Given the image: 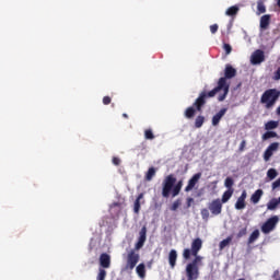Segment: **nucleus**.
I'll return each mask as SVG.
<instances>
[{
  "label": "nucleus",
  "instance_id": "7ed1b4c3",
  "mask_svg": "<svg viewBox=\"0 0 280 280\" xmlns=\"http://www.w3.org/2000/svg\"><path fill=\"white\" fill-rule=\"evenodd\" d=\"M280 97V91L277 89H268L266 90L261 97H260V104L265 105V108L270 109L275 108V104L279 102Z\"/></svg>",
  "mask_w": 280,
  "mask_h": 280
},
{
  "label": "nucleus",
  "instance_id": "5701e85b",
  "mask_svg": "<svg viewBox=\"0 0 280 280\" xmlns=\"http://www.w3.org/2000/svg\"><path fill=\"white\" fill-rule=\"evenodd\" d=\"M259 240V230H254L247 240V244H255Z\"/></svg>",
  "mask_w": 280,
  "mask_h": 280
},
{
  "label": "nucleus",
  "instance_id": "3c124183",
  "mask_svg": "<svg viewBox=\"0 0 280 280\" xmlns=\"http://www.w3.org/2000/svg\"><path fill=\"white\" fill-rule=\"evenodd\" d=\"M276 201L278 202V205H280V197L278 199H276Z\"/></svg>",
  "mask_w": 280,
  "mask_h": 280
},
{
  "label": "nucleus",
  "instance_id": "412c9836",
  "mask_svg": "<svg viewBox=\"0 0 280 280\" xmlns=\"http://www.w3.org/2000/svg\"><path fill=\"white\" fill-rule=\"evenodd\" d=\"M261 139H262V141H268V139H279V135L277 133V131L267 130L262 135Z\"/></svg>",
  "mask_w": 280,
  "mask_h": 280
},
{
  "label": "nucleus",
  "instance_id": "6ab92c4d",
  "mask_svg": "<svg viewBox=\"0 0 280 280\" xmlns=\"http://www.w3.org/2000/svg\"><path fill=\"white\" fill-rule=\"evenodd\" d=\"M270 27V14L260 18V30H268Z\"/></svg>",
  "mask_w": 280,
  "mask_h": 280
},
{
  "label": "nucleus",
  "instance_id": "ddd939ff",
  "mask_svg": "<svg viewBox=\"0 0 280 280\" xmlns=\"http://www.w3.org/2000/svg\"><path fill=\"white\" fill-rule=\"evenodd\" d=\"M246 197H247L246 190H243V192L237 198L234 206L237 211H242L243 209H246Z\"/></svg>",
  "mask_w": 280,
  "mask_h": 280
},
{
  "label": "nucleus",
  "instance_id": "6e6552de",
  "mask_svg": "<svg viewBox=\"0 0 280 280\" xmlns=\"http://www.w3.org/2000/svg\"><path fill=\"white\" fill-rule=\"evenodd\" d=\"M209 211L212 215H220L222 213V201L221 199H214L208 205Z\"/></svg>",
  "mask_w": 280,
  "mask_h": 280
},
{
  "label": "nucleus",
  "instance_id": "c756f323",
  "mask_svg": "<svg viewBox=\"0 0 280 280\" xmlns=\"http://www.w3.org/2000/svg\"><path fill=\"white\" fill-rule=\"evenodd\" d=\"M156 176V168L150 167L145 174V180H152Z\"/></svg>",
  "mask_w": 280,
  "mask_h": 280
},
{
  "label": "nucleus",
  "instance_id": "473e14b6",
  "mask_svg": "<svg viewBox=\"0 0 280 280\" xmlns=\"http://www.w3.org/2000/svg\"><path fill=\"white\" fill-rule=\"evenodd\" d=\"M194 260L191 262H189L191 266H198L200 268V264H202V257L198 256V254L196 256H194Z\"/></svg>",
  "mask_w": 280,
  "mask_h": 280
},
{
  "label": "nucleus",
  "instance_id": "79ce46f5",
  "mask_svg": "<svg viewBox=\"0 0 280 280\" xmlns=\"http://www.w3.org/2000/svg\"><path fill=\"white\" fill-rule=\"evenodd\" d=\"M112 163L113 165L119 166L121 165V160L119 158L114 156Z\"/></svg>",
  "mask_w": 280,
  "mask_h": 280
},
{
  "label": "nucleus",
  "instance_id": "aec40b11",
  "mask_svg": "<svg viewBox=\"0 0 280 280\" xmlns=\"http://www.w3.org/2000/svg\"><path fill=\"white\" fill-rule=\"evenodd\" d=\"M141 200H143V192H141L137 197V199H136V201L133 203V212L137 213V214H139V211H141Z\"/></svg>",
  "mask_w": 280,
  "mask_h": 280
},
{
  "label": "nucleus",
  "instance_id": "a878e982",
  "mask_svg": "<svg viewBox=\"0 0 280 280\" xmlns=\"http://www.w3.org/2000/svg\"><path fill=\"white\" fill-rule=\"evenodd\" d=\"M238 12H240V7L233 5L225 11V14L226 16H235Z\"/></svg>",
  "mask_w": 280,
  "mask_h": 280
},
{
  "label": "nucleus",
  "instance_id": "0eeeda50",
  "mask_svg": "<svg viewBox=\"0 0 280 280\" xmlns=\"http://www.w3.org/2000/svg\"><path fill=\"white\" fill-rule=\"evenodd\" d=\"M186 277L187 280H198L200 277V267L188 262L186 266Z\"/></svg>",
  "mask_w": 280,
  "mask_h": 280
},
{
  "label": "nucleus",
  "instance_id": "c85d7f7f",
  "mask_svg": "<svg viewBox=\"0 0 280 280\" xmlns=\"http://www.w3.org/2000/svg\"><path fill=\"white\" fill-rule=\"evenodd\" d=\"M203 125H205V116L202 115L197 116L195 119V128H202Z\"/></svg>",
  "mask_w": 280,
  "mask_h": 280
},
{
  "label": "nucleus",
  "instance_id": "a19ab883",
  "mask_svg": "<svg viewBox=\"0 0 280 280\" xmlns=\"http://www.w3.org/2000/svg\"><path fill=\"white\" fill-rule=\"evenodd\" d=\"M245 150H246V140H242V142L238 147V151L244 152Z\"/></svg>",
  "mask_w": 280,
  "mask_h": 280
},
{
  "label": "nucleus",
  "instance_id": "a18cd8bd",
  "mask_svg": "<svg viewBox=\"0 0 280 280\" xmlns=\"http://www.w3.org/2000/svg\"><path fill=\"white\" fill-rule=\"evenodd\" d=\"M279 187H280V177L272 183V189H279Z\"/></svg>",
  "mask_w": 280,
  "mask_h": 280
},
{
  "label": "nucleus",
  "instance_id": "f03ea898",
  "mask_svg": "<svg viewBox=\"0 0 280 280\" xmlns=\"http://www.w3.org/2000/svg\"><path fill=\"white\" fill-rule=\"evenodd\" d=\"M183 189V179L176 183V176L174 174L167 175L162 182V197L170 198L172 194L173 198H176Z\"/></svg>",
  "mask_w": 280,
  "mask_h": 280
},
{
  "label": "nucleus",
  "instance_id": "4468645a",
  "mask_svg": "<svg viewBox=\"0 0 280 280\" xmlns=\"http://www.w3.org/2000/svg\"><path fill=\"white\" fill-rule=\"evenodd\" d=\"M226 110H229V108L223 107L212 117V126L220 125L222 117H224V115H226Z\"/></svg>",
  "mask_w": 280,
  "mask_h": 280
},
{
  "label": "nucleus",
  "instance_id": "393cba45",
  "mask_svg": "<svg viewBox=\"0 0 280 280\" xmlns=\"http://www.w3.org/2000/svg\"><path fill=\"white\" fill-rule=\"evenodd\" d=\"M136 272L140 279H145V265L139 264L136 268Z\"/></svg>",
  "mask_w": 280,
  "mask_h": 280
},
{
  "label": "nucleus",
  "instance_id": "603ef678",
  "mask_svg": "<svg viewBox=\"0 0 280 280\" xmlns=\"http://www.w3.org/2000/svg\"><path fill=\"white\" fill-rule=\"evenodd\" d=\"M278 7L280 8V0H277Z\"/></svg>",
  "mask_w": 280,
  "mask_h": 280
},
{
  "label": "nucleus",
  "instance_id": "c9c22d12",
  "mask_svg": "<svg viewBox=\"0 0 280 280\" xmlns=\"http://www.w3.org/2000/svg\"><path fill=\"white\" fill-rule=\"evenodd\" d=\"M144 139L149 141H152V139H154V132H152V129L144 130Z\"/></svg>",
  "mask_w": 280,
  "mask_h": 280
},
{
  "label": "nucleus",
  "instance_id": "37998d69",
  "mask_svg": "<svg viewBox=\"0 0 280 280\" xmlns=\"http://www.w3.org/2000/svg\"><path fill=\"white\" fill-rule=\"evenodd\" d=\"M110 102H113V100L110 98V96H104L103 97V104L105 106H108V104H110Z\"/></svg>",
  "mask_w": 280,
  "mask_h": 280
},
{
  "label": "nucleus",
  "instance_id": "9d476101",
  "mask_svg": "<svg viewBox=\"0 0 280 280\" xmlns=\"http://www.w3.org/2000/svg\"><path fill=\"white\" fill-rule=\"evenodd\" d=\"M279 142H272L264 152V161H270L272 159V154L279 150Z\"/></svg>",
  "mask_w": 280,
  "mask_h": 280
},
{
  "label": "nucleus",
  "instance_id": "7c9ffc66",
  "mask_svg": "<svg viewBox=\"0 0 280 280\" xmlns=\"http://www.w3.org/2000/svg\"><path fill=\"white\" fill-rule=\"evenodd\" d=\"M277 207H279V203L277 202V198L271 199L268 203H267V209L269 211H275V209H277Z\"/></svg>",
  "mask_w": 280,
  "mask_h": 280
},
{
  "label": "nucleus",
  "instance_id": "c03bdc74",
  "mask_svg": "<svg viewBox=\"0 0 280 280\" xmlns=\"http://www.w3.org/2000/svg\"><path fill=\"white\" fill-rule=\"evenodd\" d=\"M218 28H219L218 24H212V25H210V32H211V34H215V33L218 32Z\"/></svg>",
  "mask_w": 280,
  "mask_h": 280
},
{
  "label": "nucleus",
  "instance_id": "4c0bfd02",
  "mask_svg": "<svg viewBox=\"0 0 280 280\" xmlns=\"http://www.w3.org/2000/svg\"><path fill=\"white\" fill-rule=\"evenodd\" d=\"M257 10H258L259 14L266 13V5L264 4V2L257 3Z\"/></svg>",
  "mask_w": 280,
  "mask_h": 280
},
{
  "label": "nucleus",
  "instance_id": "dca6fc26",
  "mask_svg": "<svg viewBox=\"0 0 280 280\" xmlns=\"http://www.w3.org/2000/svg\"><path fill=\"white\" fill-rule=\"evenodd\" d=\"M196 102L192 104V106L186 108L184 115L186 117V119H194V117H196V110L198 113H202V110H198V107L195 106Z\"/></svg>",
  "mask_w": 280,
  "mask_h": 280
},
{
  "label": "nucleus",
  "instance_id": "a211bd4d",
  "mask_svg": "<svg viewBox=\"0 0 280 280\" xmlns=\"http://www.w3.org/2000/svg\"><path fill=\"white\" fill-rule=\"evenodd\" d=\"M261 196H264V190L262 189H257L250 197V202L253 205H257L261 200Z\"/></svg>",
  "mask_w": 280,
  "mask_h": 280
},
{
  "label": "nucleus",
  "instance_id": "8fccbe9b",
  "mask_svg": "<svg viewBox=\"0 0 280 280\" xmlns=\"http://www.w3.org/2000/svg\"><path fill=\"white\" fill-rule=\"evenodd\" d=\"M122 117H124L125 119H128V114H122Z\"/></svg>",
  "mask_w": 280,
  "mask_h": 280
},
{
  "label": "nucleus",
  "instance_id": "2eb2a0df",
  "mask_svg": "<svg viewBox=\"0 0 280 280\" xmlns=\"http://www.w3.org/2000/svg\"><path fill=\"white\" fill-rule=\"evenodd\" d=\"M177 259H178V252H176V249H171L168 253V264H170L172 270H174L176 268Z\"/></svg>",
  "mask_w": 280,
  "mask_h": 280
},
{
  "label": "nucleus",
  "instance_id": "cd10ccee",
  "mask_svg": "<svg viewBox=\"0 0 280 280\" xmlns=\"http://www.w3.org/2000/svg\"><path fill=\"white\" fill-rule=\"evenodd\" d=\"M231 242H233V236H228L225 240L221 241L219 244L220 250H224V248H226Z\"/></svg>",
  "mask_w": 280,
  "mask_h": 280
},
{
  "label": "nucleus",
  "instance_id": "2f4dec72",
  "mask_svg": "<svg viewBox=\"0 0 280 280\" xmlns=\"http://www.w3.org/2000/svg\"><path fill=\"white\" fill-rule=\"evenodd\" d=\"M279 173H277V170L269 168L267 172V176L270 180H275L276 176H278Z\"/></svg>",
  "mask_w": 280,
  "mask_h": 280
},
{
  "label": "nucleus",
  "instance_id": "f704fd0d",
  "mask_svg": "<svg viewBox=\"0 0 280 280\" xmlns=\"http://www.w3.org/2000/svg\"><path fill=\"white\" fill-rule=\"evenodd\" d=\"M106 270L104 268H100L96 280H106Z\"/></svg>",
  "mask_w": 280,
  "mask_h": 280
},
{
  "label": "nucleus",
  "instance_id": "bb28decb",
  "mask_svg": "<svg viewBox=\"0 0 280 280\" xmlns=\"http://www.w3.org/2000/svg\"><path fill=\"white\" fill-rule=\"evenodd\" d=\"M279 128V122L275 120H269L265 124V130H275Z\"/></svg>",
  "mask_w": 280,
  "mask_h": 280
},
{
  "label": "nucleus",
  "instance_id": "49530a36",
  "mask_svg": "<svg viewBox=\"0 0 280 280\" xmlns=\"http://www.w3.org/2000/svg\"><path fill=\"white\" fill-rule=\"evenodd\" d=\"M273 80H280V67L277 69V71L275 72V77Z\"/></svg>",
  "mask_w": 280,
  "mask_h": 280
},
{
  "label": "nucleus",
  "instance_id": "e433bc0d",
  "mask_svg": "<svg viewBox=\"0 0 280 280\" xmlns=\"http://www.w3.org/2000/svg\"><path fill=\"white\" fill-rule=\"evenodd\" d=\"M180 205H183V201L180 199L175 200L171 206V211H177Z\"/></svg>",
  "mask_w": 280,
  "mask_h": 280
},
{
  "label": "nucleus",
  "instance_id": "f3484780",
  "mask_svg": "<svg viewBox=\"0 0 280 280\" xmlns=\"http://www.w3.org/2000/svg\"><path fill=\"white\" fill-rule=\"evenodd\" d=\"M101 268H110V255L103 253L100 256Z\"/></svg>",
  "mask_w": 280,
  "mask_h": 280
},
{
  "label": "nucleus",
  "instance_id": "20e7f679",
  "mask_svg": "<svg viewBox=\"0 0 280 280\" xmlns=\"http://www.w3.org/2000/svg\"><path fill=\"white\" fill-rule=\"evenodd\" d=\"M202 248V240L201 238H195L191 243V248H185L183 250V258L187 261L191 259L192 256H197L198 253H200Z\"/></svg>",
  "mask_w": 280,
  "mask_h": 280
},
{
  "label": "nucleus",
  "instance_id": "9b49d317",
  "mask_svg": "<svg viewBox=\"0 0 280 280\" xmlns=\"http://www.w3.org/2000/svg\"><path fill=\"white\" fill-rule=\"evenodd\" d=\"M264 60H266V55H264V50L261 49H257L256 51H254L250 57L252 65H261Z\"/></svg>",
  "mask_w": 280,
  "mask_h": 280
},
{
  "label": "nucleus",
  "instance_id": "423d86ee",
  "mask_svg": "<svg viewBox=\"0 0 280 280\" xmlns=\"http://www.w3.org/2000/svg\"><path fill=\"white\" fill-rule=\"evenodd\" d=\"M137 264H139V254H137L133 249L130 250L127 255V264L124 268L125 271H132L137 267Z\"/></svg>",
  "mask_w": 280,
  "mask_h": 280
},
{
  "label": "nucleus",
  "instance_id": "09e8293b",
  "mask_svg": "<svg viewBox=\"0 0 280 280\" xmlns=\"http://www.w3.org/2000/svg\"><path fill=\"white\" fill-rule=\"evenodd\" d=\"M276 113H277L278 117H280V106L277 108Z\"/></svg>",
  "mask_w": 280,
  "mask_h": 280
},
{
  "label": "nucleus",
  "instance_id": "4be33fe9",
  "mask_svg": "<svg viewBox=\"0 0 280 280\" xmlns=\"http://www.w3.org/2000/svg\"><path fill=\"white\" fill-rule=\"evenodd\" d=\"M248 234V225H240L238 233L236 234L237 240H242L245 235Z\"/></svg>",
  "mask_w": 280,
  "mask_h": 280
},
{
  "label": "nucleus",
  "instance_id": "1a4fd4ad",
  "mask_svg": "<svg viewBox=\"0 0 280 280\" xmlns=\"http://www.w3.org/2000/svg\"><path fill=\"white\" fill-rule=\"evenodd\" d=\"M148 228L144 225L139 232V238L138 242L136 243V250H141L143 248V244H145V240L148 238Z\"/></svg>",
  "mask_w": 280,
  "mask_h": 280
},
{
  "label": "nucleus",
  "instance_id": "58836bf2",
  "mask_svg": "<svg viewBox=\"0 0 280 280\" xmlns=\"http://www.w3.org/2000/svg\"><path fill=\"white\" fill-rule=\"evenodd\" d=\"M201 218L202 220H209V209L207 208L201 209Z\"/></svg>",
  "mask_w": 280,
  "mask_h": 280
},
{
  "label": "nucleus",
  "instance_id": "39448f33",
  "mask_svg": "<svg viewBox=\"0 0 280 280\" xmlns=\"http://www.w3.org/2000/svg\"><path fill=\"white\" fill-rule=\"evenodd\" d=\"M277 224H279V217L273 215L269 218L262 225H261V233L268 235V233H272L275 229H277Z\"/></svg>",
  "mask_w": 280,
  "mask_h": 280
},
{
  "label": "nucleus",
  "instance_id": "b1692460",
  "mask_svg": "<svg viewBox=\"0 0 280 280\" xmlns=\"http://www.w3.org/2000/svg\"><path fill=\"white\" fill-rule=\"evenodd\" d=\"M233 191L234 189H228L223 192L221 198L222 205L226 203L228 200H231V198L233 197Z\"/></svg>",
  "mask_w": 280,
  "mask_h": 280
},
{
  "label": "nucleus",
  "instance_id": "f8f14e48",
  "mask_svg": "<svg viewBox=\"0 0 280 280\" xmlns=\"http://www.w3.org/2000/svg\"><path fill=\"white\" fill-rule=\"evenodd\" d=\"M200 178H202V173H196L195 175H192V177L188 180L187 186L185 187V191H191L196 187V185H198Z\"/></svg>",
  "mask_w": 280,
  "mask_h": 280
},
{
  "label": "nucleus",
  "instance_id": "de8ad7c7",
  "mask_svg": "<svg viewBox=\"0 0 280 280\" xmlns=\"http://www.w3.org/2000/svg\"><path fill=\"white\" fill-rule=\"evenodd\" d=\"M191 202H194V198L188 197L187 198V209H189V207H191Z\"/></svg>",
  "mask_w": 280,
  "mask_h": 280
},
{
  "label": "nucleus",
  "instance_id": "72a5a7b5",
  "mask_svg": "<svg viewBox=\"0 0 280 280\" xmlns=\"http://www.w3.org/2000/svg\"><path fill=\"white\" fill-rule=\"evenodd\" d=\"M233 185H235V182L231 177H226L224 187H226V189H233Z\"/></svg>",
  "mask_w": 280,
  "mask_h": 280
},
{
  "label": "nucleus",
  "instance_id": "f257e3e1",
  "mask_svg": "<svg viewBox=\"0 0 280 280\" xmlns=\"http://www.w3.org/2000/svg\"><path fill=\"white\" fill-rule=\"evenodd\" d=\"M237 75V70L231 66V63H228L224 69V77H221L218 81V86H215L210 92L202 91L199 96L195 101V106L197 110H202V106L207 104L208 97H215L220 91H223V94H220L218 100L219 102H224L226 100V96L229 95V89H231V84H229L226 81L232 80V78H235Z\"/></svg>",
  "mask_w": 280,
  "mask_h": 280
},
{
  "label": "nucleus",
  "instance_id": "ea45409f",
  "mask_svg": "<svg viewBox=\"0 0 280 280\" xmlns=\"http://www.w3.org/2000/svg\"><path fill=\"white\" fill-rule=\"evenodd\" d=\"M223 49L225 51V56H229L231 51H233V47H231L230 44H223Z\"/></svg>",
  "mask_w": 280,
  "mask_h": 280
}]
</instances>
